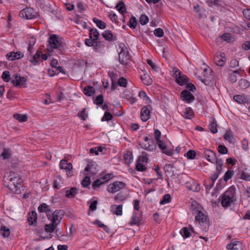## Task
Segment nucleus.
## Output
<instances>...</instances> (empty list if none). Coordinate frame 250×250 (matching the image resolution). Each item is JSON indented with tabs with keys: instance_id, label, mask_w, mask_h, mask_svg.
Listing matches in <instances>:
<instances>
[{
	"instance_id": "1",
	"label": "nucleus",
	"mask_w": 250,
	"mask_h": 250,
	"mask_svg": "<svg viewBox=\"0 0 250 250\" xmlns=\"http://www.w3.org/2000/svg\"><path fill=\"white\" fill-rule=\"evenodd\" d=\"M49 45L47 48V52L51 62H58L57 58H52L53 54H62L64 50V44L61 38L55 35H51L48 39Z\"/></svg>"
},
{
	"instance_id": "2",
	"label": "nucleus",
	"mask_w": 250,
	"mask_h": 250,
	"mask_svg": "<svg viewBox=\"0 0 250 250\" xmlns=\"http://www.w3.org/2000/svg\"><path fill=\"white\" fill-rule=\"evenodd\" d=\"M236 188L230 186L222 195L221 203L224 208L230 206L236 200Z\"/></svg>"
},
{
	"instance_id": "3",
	"label": "nucleus",
	"mask_w": 250,
	"mask_h": 250,
	"mask_svg": "<svg viewBox=\"0 0 250 250\" xmlns=\"http://www.w3.org/2000/svg\"><path fill=\"white\" fill-rule=\"evenodd\" d=\"M193 213L195 216L196 220L199 222L202 223L203 225L205 224L206 226H208V219L207 216L204 213L203 209L199 205L196 206H192Z\"/></svg>"
},
{
	"instance_id": "4",
	"label": "nucleus",
	"mask_w": 250,
	"mask_h": 250,
	"mask_svg": "<svg viewBox=\"0 0 250 250\" xmlns=\"http://www.w3.org/2000/svg\"><path fill=\"white\" fill-rule=\"evenodd\" d=\"M171 73L175 78L176 81L178 84L184 85L188 82V77L186 75L183 74L178 68H173Z\"/></svg>"
},
{
	"instance_id": "5",
	"label": "nucleus",
	"mask_w": 250,
	"mask_h": 250,
	"mask_svg": "<svg viewBox=\"0 0 250 250\" xmlns=\"http://www.w3.org/2000/svg\"><path fill=\"white\" fill-rule=\"evenodd\" d=\"M84 172H89V173H86V176L82 181V185L83 187H87L90 184V176L94 175L96 171L95 170H93V166L90 165H87L84 168Z\"/></svg>"
},
{
	"instance_id": "6",
	"label": "nucleus",
	"mask_w": 250,
	"mask_h": 250,
	"mask_svg": "<svg viewBox=\"0 0 250 250\" xmlns=\"http://www.w3.org/2000/svg\"><path fill=\"white\" fill-rule=\"evenodd\" d=\"M19 16L26 19H32L36 18L38 16V14L34 9L27 7L20 12Z\"/></svg>"
},
{
	"instance_id": "7",
	"label": "nucleus",
	"mask_w": 250,
	"mask_h": 250,
	"mask_svg": "<svg viewBox=\"0 0 250 250\" xmlns=\"http://www.w3.org/2000/svg\"><path fill=\"white\" fill-rule=\"evenodd\" d=\"M63 213L62 210H56L53 212L51 211L49 214H47V218L53 224L58 225L63 216Z\"/></svg>"
},
{
	"instance_id": "8",
	"label": "nucleus",
	"mask_w": 250,
	"mask_h": 250,
	"mask_svg": "<svg viewBox=\"0 0 250 250\" xmlns=\"http://www.w3.org/2000/svg\"><path fill=\"white\" fill-rule=\"evenodd\" d=\"M60 168L64 170L68 177H71L73 174V166L72 164L68 162V161L65 159L61 160L59 164Z\"/></svg>"
},
{
	"instance_id": "9",
	"label": "nucleus",
	"mask_w": 250,
	"mask_h": 250,
	"mask_svg": "<svg viewBox=\"0 0 250 250\" xmlns=\"http://www.w3.org/2000/svg\"><path fill=\"white\" fill-rule=\"evenodd\" d=\"M139 145L142 148L149 151H153L155 148L152 139L146 136L139 142Z\"/></svg>"
},
{
	"instance_id": "10",
	"label": "nucleus",
	"mask_w": 250,
	"mask_h": 250,
	"mask_svg": "<svg viewBox=\"0 0 250 250\" xmlns=\"http://www.w3.org/2000/svg\"><path fill=\"white\" fill-rule=\"evenodd\" d=\"M125 184L120 181H116L110 184L107 188V190L109 192L115 193L125 187Z\"/></svg>"
},
{
	"instance_id": "11",
	"label": "nucleus",
	"mask_w": 250,
	"mask_h": 250,
	"mask_svg": "<svg viewBox=\"0 0 250 250\" xmlns=\"http://www.w3.org/2000/svg\"><path fill=\"white\" fill-rule=\"evenodd\" d=\"M156 143L159 148L161 149V152L163 153L170 156L173 154V150L172 149L168 148L167 145L165 142L161 140H159V141H156Z\"/></svg>"
},
{
	"instance_id": "12",
	"label": "nucleus",
	"mask_w": 250,
	"mask_h": 250,
	"mask_svg": "<svg viewBox=\"0 0 250 250\" xmlns=\"http://www.w3.org/2000/svg\"><path fill=\"white\" fill-rule=\"evenodd\" d=\"M60 73L65 74L63 68L59 65V63H52V67L48 70V75L51 77H53L58 75Z\"/></svg>"
},
{
	"instance_id": "13",
	"label": "nucleus",
	"mask_w": 250,
	"mask_h": 250,
	"mask_svg": "<svg viewBox=\"0 0 250 250\" xmlns=\"http://www.w3.org/2000/svg\"><path fill=\"white\" fill-rule=\"evenodd\" d=\"M15 78L14 79L11 80V83H12L15 86L18 87H21L25 84L27 82V79L24 77H21L18 75H14L13 76Z\"/></svg>"
},
{
	"instance_id": "14",
	"label": "nucleus",
	"mask_w": 250,
	"mask_h": 250,
	"mask_svg": "<svg viewBox=\"0 0 250 250\" xmlns=\"http://www.w3.org/2000/svg\"><path fill=\"white\" fill-rule=\"evenodd\" d=\"M24 57V54L21 51H11L7 54L6 57L9 61H14L19 60Z\"/></svg>"
},
{
	"instance_id": "15",
	"label": "nucleus",
	"mask_w": 250,
	"mask_h": 250,
	"mask_svg": "<svg viewBox=\"0 0 250 250\" xmlns=\"http://www.w3.org/2000/svg\"><path fill=\"white\" fill-rule=\"evenodd\" d=\"M181 98L183 101L186 102L187 103H190L194 99V96L188 90H184L181 93Z\"/></svg>"
},
{
	"instance_id": "16",
	"label": "nucleus",
	"mask_w": 250,
	"mask_h": 250,
	"mask_svg": "<svg viewBox=\"0 0 250 250\" xmlns=\"http://www.w3.org/2000/svg\"><path fill=\"white\" fill-rule=\"evenodd\" d=\"M150 108V106H145L141 109L140 116L143 122H146L149 119Z\"/></svg>"
},
{
	"instance_id": "17",
	"label": "nucleus",
	"mask_w": 250,
	"mask_h": 250,
	"mask_svg": "<svg viewBox=\"0 0 250 250\" xmlns=\"http://www.w3.org/2000/svg\"><path fill=\"white\" fill-rule=\"evenodd\" d=\"M48 55L46 54H43L42 51L38 50L35 55L33 57V60L31 61V62H38L41 61H46L47 60Z\"/></svg>"
},
{
	"instance_id": "18",
	"label": "nucleus",
	"mask_w": 250,
	"mask_h": 250,
	"mask_svg": "<svg viewBox=\"0 0 250 250\" xmlns=\"http://www.w3.org/2000/svg\"><path fill=\"white\" fill-rule=\"evenodd\" d=\"M205 157L207 160L211 162L214 163L217 159L216 156V153L210 149H206L204 152Z\"/></svg>"
},
{
	"instance_id": "19",
	"label": "nucleus",
	"mask_w": 250,
	"mask_h": 250,
	"mask_svg": "<svg viewBox=\"0 0 250 250\" xmlns=\"http://www.w3.org/2000/svg\"><path fill=\"white\" fill-rule=\"evenodd\" d=\"M119 59L120 62H128L130 61L129 53L123 49L119 53Z\"/></svg>"
},
{
	"instance_id": "20",
	"label": "nucleus",
	"mask_w": 250,
	"mask_h": 250,
	"mask_svg": "<svg viewBox=\"0 0 250 250\" xmlns=\"http://www.w3.org/2000/svg\"><path fill=\"white\" fill-rule=\"evenodd\" d=\"M227 249L229 250H243V247L241 242L233 241L227 245Z\"/></svg>"
},
{
	"instance_id": "21",
	"label": "nucleus",
	"mask_w": 250,
	"mask_h": 250,
	"mask_svg": "<svg viewBox=\"0 0 250 250\" xmlns=\"http://www.w3.org/2000/svg\"><path fill=\"white\" fill-rule=\"evenodd\" d=\"M110 211L114 214H116L117 216H121L123 213V205H112L110 208Z\"/></svg>"
},
{
	"instance_id": "22",
	"label": "nucleus",
	"mask_w": 250,
	"mask_h": 250,
	"mask_svg": "<svg viewBox=\"0 0 250 250\" xmlns=\"http://www.w3.org/2000/svg\"><path fill=\"white\" fill-rule=\"evenodd\" d=\"M220 174L219 173H215L212 174L210 177V181H208L209 183L208 185V181L205 182V185L207 189H210L214 185V182L216 180V179L218 178Z\"/></svg>"
},
{
	"instance_id": "23",
	"label": "nucleus",
	"mask_w": 250,
	"mask_h": 250,
	"mask_svg": "<svg viewBox=\"0 0 250 250\" xmlns=\"http://www.w3.org/2000/svg\"><path fill=\"white\" fill-rule=\"evenodd\" d=\"M187 187L190 190H192L193 191H197L200 188V185L198 184L197 182L192 181L191 183L187 182L186 183Z\"/></svg>"
},
{
	"instance_id": "24",
	"label": "nucleus",
	"mask_w": 250,
	"mask_h": 250,
	"mask_svg": "<svg viewBox=\"0 0 250 250\" xmlns=\"http://www.w3.org/2000/svg\"><path fill=\"white\" fill-rule=\"evenodd\" d=\"M99 33L96 29L90 28L89 30V38L95 42H97Z\"/></svg>"
},
{
	"instance_id": "25",
	"label": "nucleus",
	"mask_w": 250,
	"mask_h": 250,
	"mask_svg": "<svg viewBox=\"0 0 250 250\" xmlns=\"http://www.w3.org/2000/svg\"><path fill=\"white\" fill-rule=\"evenodd\" d=\"M182 116L185 119H191L193 116V112L192 109L190 107L186 108L183 111Z\"/></svg>"
},
{
	"instance_id": "26",
	"label": "nucleus",
	"mask_w": 250,
	"mask_h": 250,
	"mask_svg": "<svg viewBox=\"0 0 250 250\" xmlns=\"http://www.w3.org/2000/svg\"><path fill=\"white\" fill-rule=\"evenodd\" d=\"M37 219V213L35 211H33L29 213L28 215V221L30 225H34L36 222Z\"/></svg>"
},
{
	"instance_id": "27",
	"label": "nucleus",
	"mask_w": 250,
	"mask_h": 250,
	"mask_svg": "<svg viewBox=\"0 0 250 250\" xmlns=\"http://www.w3.org/2000/svg\"><path fill=\"white\" fill-rule=\"evenodd\" d=\"M115 8L123 16L126 13V8L125 4L122 1H120L119 3L116 5Z\"/></svg>"
},
{
	"instance_id": "28",
	"label": "nucleus",
	"mask_w": 250,
	"mask_h": 250,
	"mask_svg": "<svg viewBox=\"0 0 250 250\" xmlns=\"http://www.w3.org/2000/svg\"><path fill=\"white\" fill-rule=\"evenodd\" d=\"M77 193V190L75 188H72L65 191V196L68 198H74Z\"/></svg>"
},
{
	"instance_id": "29",
	"label": "nucleus",
	"mask_w": 250,
	"mask_h": 250,
	"mask_svg": "<svg viewBox=\"0 0 250 250\" xmlns=\"http://www.w3.org/2000/svg\"><path fill=\"white\" fill-rule=\"evenodd\" d=\"M124 159L125 164H130L132 163L133 157L132 153L130 151L126 152L124 154Z\"/></svg>"
},
{
	"instance_id": "30",
	"label": "nucleus",
	"mask_w": 250,
	"mask_h": 250,
	"mask_svg": "<svg viewBox=\"0 0 250 250\" xmlns=\"http://www.w3.org/2000/svg\"><path fill=\"white\" fill-rule=\"evenodd\" d=\"M38 209L40 212H45L46 216H47V214H49L51 211V209L49 208L48 206L45 203L41 204L38 207Z\"/></svg>"
},
{
	"instance_id": "31",
	"label": "nucleus",
	"mask_w": 250,
	"mask_h": 250,
	"mask_svg": "<svg viewBox=\"0 0 250 250\" xmlns=\"http://www.w3.org/2000/svg\"><path fill=\"white\" fill-rule=\"evenodd\" d=\"M108 75L110 77L112 81V89H114L116 88L117 85L116 82L114 80V79H115L116 74L114 73V72L112 70H109L108 71Z\"/></svg>"
},
{
	"instance_id": "32",
	"label": "nucleus",
	"mask_w": 250,
	"mask_h": 250,
	"mask_svg": "<svg viewBox=\"0 0 250 250\" xmlns=\"http://www.w3.org/2000/svg\"><path fill=\"white\" fill-rule=\"evenodd\" d=\"M57 224H53L52 222L49 224H46L44 226L45 231L47 233H52L57 228Z\"/></svg>"
},
{
	"instance_id": "33",
	"label": "nucleus",
	"mask_w": 250,
	"mask_h": 250,
	"mask_svg": "<svg viewBox=\"0 0 250 250\" xmlns=\"http://www.w3.org/2000/svg\"><path fill=\"white\" fill-rule=\"evenodd\" d=\"M95 92V88L91 86H86L83 89V93L88 96H91Z\"/></svg>"
},
{
	"instance_id": "34",
	"label": "nucleus",
	"mask_w": 250,
	"mask_h": 250,
	"mask_svg": "<svg viewBox=\"0 0 250 250\" xmlns=\"http://www.w3.org/2000/svg\"><path fill=\"white\" fill-rule=\"evenodd\" d=\"M140 222V217L136 212H134L131 218L130 224L131 225H134L139 224Z\"/></svg>"
},
{
	"instance_id": "35",
	"label": "nucleus",
	"mask_w": 250,
	"mask_h": 250,
	"mask_svg": "<svg viewBox=\"0 0 250 250\" xmlns=\"http://www.w3.org/2000/svg\"><path fill=\"white\" fill-rule=\"evenodd\" d=\"M238 85L240 89H245L249 87L250 83L247 80L242 79L238 82Z\"/></svg>"
},
{
	"instance_id": "36",
	"label": "nucleus",
	"mask_w": 250,
	"mask_h": 250,
	"mask_svg": "<svg viewBox=\"0 0 250 250\" xmlns=\"http://www.w3.org/2000/svg\"><path fill=\"white\" fill-rule=\"evenodd\" d=\"M140 78L142 81L145 84L149 85L152 83V80L148 75L144 74V75L141 76Z\"/></svg>"
},
{
	"instance_id": "37",
	"label": "nucleus",
	"mask_w": 250,
	"mask_h": 250,
	"mask_svg": "<svg viewBox=\"0 0 250 250\" xmlns=\"http://www.w3.org/2000/svg\"><path fill=\"white\" fill-rule=\"evenodd\" d=\"M225 54L224 53L217 54L214 58V62H224L226 61Z\"/></svg>"
},
{
	"instance_id": "38",
	"label": "nucleus",
	"mask_w": 250,
	"mask_h": 250,
	"mask_svg": "<svg viewBox=\"0 0 250 250\" xmlns=\"http://www.w3.org/2000/svg\"><path fill=\"white\" fill-rule=\"evenodd\" d=\"M202 69L203 70V75L205 77H208L211 73V69L206 65V63H203Z\"/></svg>"
},
{
	"instance_id": "39",
	"label": "nucleus",
	"mask_w": 250,
	"mask_h": 250,
	"mask_svg": "<svg viewBox=\"0 0 250 250\" xmlns=\"http://www.w3.org/2000/svg\"><path fill=\"white\" fill-rule=\"evenodd\" d=\"M233 99L239 104H243L247 102V98L244 95H237L233 97Z\"/></svg>"
},
{
	"instance_id": "40",
	"label": "nucleus",
	"mask_w": 250,
	"mask_h": 250,
	"mask_svg": "<svg viewBox=\"0 0 250 250\" xmlns=\"http://www.w3.org/2000/svg\"><path fill=\"white\" fill-rule=\"evenodd\" d=\"M93 22L96 24L97 26L100 29H104L106 28V23L96 18H94L93 19Z\"/></svg>"
},
{
	"instance_id": "41",
	"label": "nucleus",
	"mask_w": 250,
	"mask_h": 250,
	"mask_svg": "<svg viewBox=\"0 0 250 250\" xmlns=\"http://www.w3.org/2000/svg\"><path fill=\"white\" fill-rule=\"evenodd\" d=\"M62 178L61 176H58L57 179L54 181L53 187L55 188L59 189L62 187Z\"/></svg>"
},
{
	"instance_id": "42",
	"label": "nucleus",
	"mask_w": 250,
	"mask_h": 250,
	"mask_svg": "<svg viewBox=\"0 0 250 250\" xmlns=\"http://www.w3.org/2000/svg\"><path fill=\"white\" fill-rule=\"evenodd\" d=\"M102 36L106 40L110 41L113 40V34L110 30H106L102 33Z\"/></svg>"
},
{
	"instance_id": "43",
	"label": "nucleus",
	"mask_w": 250,
	"mask_h": 250,
	"mask_svg": "<svg viewBox=\"0 0 250 250\" xmlns=\"http://www.w3.org/2000/svg\"><path fill=\"white\" fill-rule=\"evenodd\" d=\"M14 117L20 122H26L28 119V116L25 114H16L14 115Z\"/></svg>"
},
{
	"instance_id": "44",
	"label": "nucleus",
	"mask_w": 250,
	"mask_h": 250,
	"mask_svg": "<svg viewBox=\"0 0 250 250\" xmlns=\"http://www.w3.org/2000/svg\"><path fill=\"white\" fill-rule=\"evenodd\" d=\"M224 138L226 141H227L229 143H232L234 137L233 136L230 131H227L225 133Z\"/></svg>"
},
{
	"instance_id": "45",
	"label": "nucleus",
	"mask_w": 250,
	"mask_h": 250,
	"mask_svg": "<svg viewBox=\"0 0 250 250\" xmlns=\"http://www.w3.org/2000/svg\"><path fill=\"white\" fill-rule=\"evenodd\" d=\"M180 232L184 238H188L190 235V230L188 228L182 229Z\"/></svg>"
},
{
	"instance_id": "46",
	"label": "nucleus",
	"mask_w": 250,
	"mask_h": 250,
	"mask_svg": "<svg viewBox=\"0 0 250 250\" xmlns=\"http://www.w3.org/2000/svg\"><path fill=\"white\" fill-rule=\"evenodd\" d=\"M0 233L4 237H7L10 233V229L4 226H2L0 229Z\"/></svg>"
},
{
	"instance_id": "47",
	"label": "nucleus",
	"mask_w": 250,
	"mask_h": 250,
	"mask_svg": "<svg viewBox=\"0 0 250 250\" xmlns=\"http://www.w3.org/2000/svg\"><path fill=\"white\" fill-rule=\"evenodd\" d=\"M216 171L219 174H220L222 171L223 161L221 159H217L215 162Z\"/></svg>"
},
{
	"instance_id": "48",
	"label": "nucleus",
	"mask_w": 250,
	"mask_h": 250,
	"mask_svg": "<svg viewBox=\"0 0 250 250\" xmlns=\"http://www.w3.org/2000/svg\"><path fill=\"white\" fill-rule=\"evenodd\" d=\"M207 2L210 6H212V5L218 6L222 4V1L221 0H207Z\"/></svg>"
},
{
	"instance_id": "49",
	"label": "nucleus",
	"mask_w": 250,
	"mask_h": 250,
	"mask_svg": "<svg viewBox=\"0 0 250 250\" xmlns=\"http://www.w3.org/2000/svg\"><path fill=\"white\" fill-rule=\"evenodd\" d=\"M171 201V196L169 194H166L163 197L162 200L160 201V204L165 205L169 203Z\"/></svg>"
},
{
	"instance_id": "50",
	"label": "nucleus",
	"mask_w": 250,
	"mask_h": 250,
	"mask_svg": "<svg viewBox=\"0 0 250 250\" xmlns=\"http://www.w3.org/2000/svg\"><path fill=\"white\" fill-rule=\"evenodd\" d=\"M210 131L212 133H216L217 132V124L215 120H212L211 123L209 125Z\"/></svg>"
},
{
	"instance_id": "51",
	"label": "nucleus",
	"mask_w": 250,
	"mask_h": 250,
	"mask_svg": "<svg viewBox=\"0 0 250 250\" xmlns=\"http://www.w3.org/2000/svg\"><path fill=\"white\" fill-rule=\"evenodd\" d=\"M148 158L147 154L145 152H143L142 153L141 156L139 157L138 160H139L140 162L146 164L148 161Z\"/></svg>"
},
{
	"instance_id": "52",
	"label": "nucleus",
	"mask_w": 250,
	"mask_h": 250,
	"mask_svg": "<svg viewBox=\"0 0 250 250\" xmlns=\"http://www.w3.org/2000/svg\"><path fill=\"white\" fill-rule=\"evenodd\" d=\"M234 175V171L231 170H228L227 171L224 175V180L227 182L229 179H231Z\"/></svg>"
},
{
	"instance_id": "53",
	"label": "nucleus",
	"mask_w": 250,
	"mask_h": 250,
	"mask_svg": "<svg viewBox=\"0 0 250 250\" xmlns=\"http://www.w3.org/2000/svg\"><path fill=\"white\" fill-rule=\"evenodd\" d=\"M36 42V39L34 37H31L29 41V45L28 47V51L31 54L33 46Z\"/></svg>"
},
{
	"instance_id": "54",
	"label": "nucleus",
	"mask_w": 250,
	"mask_h": 250,
	"mask_svg": "<svg viewBox=\"0 0 250 250\" xmlns=\"http://www.w3.org/2000/svg\"><path fill=\"white\" fill-rule=\"evenodd\" d=\"M1 78L2 80L5 82H9L11 80L10 72L8 71L3 72Z\"/></svg>"
},
{
	"instance_id": "55",
	"label": "nucleus",
	"mask_w": 250,
	"mask_h": 250,
	"mask_svg": "<svg viewBox=\"0 0 250 250\" xmlns=\"http://www.w3.org/2000/svg\"><path fill=\"white\" fill-rule=\"evenodd\" d=\"M137 25V21H136L135 17H132L129 20V21L128 23V25L131 28L135 29Z\"/></svg>"
},
{
	"instance_id": "56",
	"label": "nucleus",
	"mask_w": 250,
	"mask_h": 250,
	"mask_svg": "<svg viewBox=\"0 0 250 250\" xmlns=\"http://www.w3.org/2000/svg\"><path fill=\"white\" fill-rule=\"evenodd\" d=\"M146 164L145 163L140 162L138 160L136 166V169L141 171H145L146 169Z\"/></svg>"
},
{
	"instance_id": "57",
	"label": "nucleus",
	"mask_w": 250,
	"mask_h": 250,
	"mask_svg": "<svg viewBox=\"0 0 250 250\" xmlns=\"http://www.w3.org/2000/svg\"><path fill=\"white\" fill-rule=\"evenodd\" d=\"M85 43L88 46H94L95 45V50L98 51L97 42H93L91 39H86L85 40Z\"/></svg>"
},
{
	"instance_id": "58",
	"label": "nucleus",
	"mask_w": 250,
	"mask_h": 250,
	"mask_svg": "<svg viewBox=\"0 0 250 250\" xmlns=\"http://www.w3.org/2000/svg\"><path fill=\"white\" fill-rule=\"evenodd\" d=\"M240 178L247 181H250V174L246 171H242L241 172Z\"/></svg>"
},
{
	"instance_id": "59",
	"label": "nucleus",
	"mask_w": 250,
	"mask_h": 250,
	"mask_svg": "<svg viewBox=\"0 0 250 250\" xmlns=\"http://www.w3.org/2000/svg\"><path fill=\"white\" fill-rule=\"evenodd\" d=\"M196 156V152L192 150H188L186 153L184 154V156L186 157L188 159H193Z\"/></svg>"
},
{
	"instance_id": "60",
	"label": "nucleus",
	"mask_w": 250,
	"mask_h": 250,
	"mask_svg": "<svg viewBox=\"0 0 250 250\" xmlns=\"http://www.w3.org/2000/svg\"><path fill=\"white\" fill-rule=\"evenodd\" d=\"M217 150L219 153L222 154H226L228 153V149L224 146L222 145H219L218 146Z\"/></svg>"
},
{
	"instance_id": "61",
	"label": "nucleus",
	"mask_w": 250,
	"mask_h": 250,
	"mask_svg": "<svg viewBox=\"0 0 250 250\" xmlns=\"http://www.w3.org/2000/svg\"><path fill=\"white\" fill-rule=\"evenodd\" d=\"M118 84L120 86L125 87L127 86V80L124 77H121L118 81Z\"/></svg>"
},
{
	"instance_id": "62",
	"label": "nucleus",
	"mask_w": 250,
	"mask_h": 250,
	"mask_svg": "<svg viewBox=\"0 0 250 250\" xmlns=\"http://www.w3.org/2000/svg\"><path fill=\"white\" fill-rule=\"evenodd\" d=\"M113 118L112 114L108 112H105L103 117L102 119V121H108L111 120Z\"/></svg>"
},
{
	"instance_id": "63",
	"label": "nucleus",
	"mask_w": 250,
	"mask_h": 250,
	"mask_svg": "<svg viewBox=\"0 0 250 250\" xmlns=\"http://www.w3.org/2000/svg\"><path fill=\"white\" fill-rule=\"evenodd\" d=\"M241 146L244 150H248L249 147V141L246 139H244L241 142Z\"/></svg>"
},
{
	"instance_id": "64",
	"label": "nucleus",
	"mask_w": 250,
	"mask_h": 250,
	"mask_svg": "<svg viewBox=\"0 0 250 250\" xmlns=\"http://www.w3.org/2000/svg\"><path fill=\"white\" fill-rule=\"evenodd\" d=\"M148 18L145 15H142L140 18V22L142 25H145L148 22Z\"/></svg>"
}]
</instances>
